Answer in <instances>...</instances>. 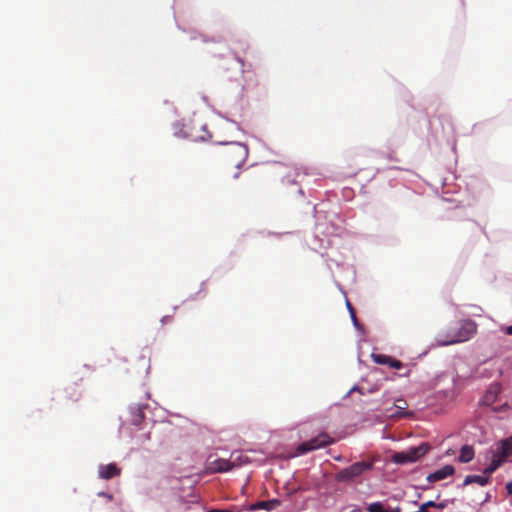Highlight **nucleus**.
Listing matches in <instances>:
<instances>
[{"label":"nucleus","instance_id":"1","mask_svg":"<svg viewBox=\"0 0 512 512\" xmlns=\"http://www.w3.org/2000/svg\"><path fill=\"white\" fill-rule=\"evenodd\" d=\"M248 146L240 142H229L218 150L219 159L226 165L239 169L248 157Z\"/></svg>","mask_w":512,"mask_h":512},{"label":"nucleus","instance_id":"2","mask_svg":"<svg viewBox=\"0 0 512 512\" xmlns=\"http://www.w3.org/2000/svg\"><path fill=\"white\" fill-rule=\"evenodd\" d=\"M475 330L474 323L464 322L459 327L449 329L446 335L439 334L437 342L442 346L464 342L471 338Z\"/></svg>","mask_w":512,"mask_h":512},{"label":"nucleus","instance_id":"3","mask_svg":"<svg viewBox=\"0 0 512 512\" xmlns=\"http://www.w3.org/2000/svg\"><path fill=\"white\" fill-rule=\"evenodd\" d=\"M491 463L484 469V474L491 475L512 455V436L501 440L496 449L489 451Z\"/></svg>","mask_w":512,"mask_h":512},{"label":"nucleus","instance_id":"4","mask_svg":"<svg viewBox=\"0 0 512 512\" xmlns=\"http://www.w3.org/2000/svg\"><path fill=\"white\" fill-rule=\"evenodd\" d=\"M430 449L427 443H421L417 447H411L407 451L395 453L392 457L393 462L397 464L413 463L424 456Z\"/></svg>","mask_w":512,"mask_h":512},{"label":"nucleus","instance_id":"5","mask_svg":"<svg viewBox=\"0 0 512 512\" xmlns=\"http://www.w3.org/2000/svg\"><path fill=\"white\" fill-rule=\"evenodd\" d=\"M333 443V439L327 433H320L316 437L298 445L297 453L306 454Z\"/></svg>","mask_w":512,"mask_h":512},{"label":"nucleus","instance_id":"6","mask_svg":"<svg viewBox=\"0 0 512 512\" xmlns=\"http://www.w3.org/2000/svg\"><path fill=\"white\" fill-rule=\"evenodd\" d=\"M372 464L366 461H360L352 464L351 466L342 469L337 474V479L340 481H351L360 476L365 471L371 469Z\"/></svg>","mask_w":512,"mask_h":512},{"label":"nucleus","instance_id":"7","mask_svg":"<svg viewBox=\"0 0 512 512\" xmlns=\"http://www.w3.org/2000/svg\"><path fill=\"white\" fill-rule=\"evenodd\" d=\"M207 469L210 473H223L228 472L231 469L230 459L217 458L214 460H208Z\"/></svg>","mask_w":512,"mask_h":512},{"label":"nucleus","instance_id":"8","mask_svg":"<svg viewBox=\"0 0 512 512\" xmlns=\"http://www.w3.org/2000/svg\"><path fill=\"white\" fill-rule=\"evenodd\" d=\"M455 472V469L452 465L448 464V465H445L443 467H441L440 469L436 470L435 472L429 474L427 476V481L429 483H435V482H438L440 480H443L449 476H452Z\"/></svg>","mask_w":512,"mask_h":512},{"label":"nucleus","instance_id":"9","mask_svg":"<svg viewBox=\"0 0 512 512\" xmlns=\"http://www.w3.org/2000/svg\"><path fill=\"white\" fill-rule=\"evenodd\" d=\"M372 358L375 363L380 365H388L394 369H401L403 367V363L401 361L385 354H372Z\"/></svg>","mask_w":512,"mask_h":512},{"label":"nucleus","instance_id":"10","mask_svg":"<svg viewBox=\"0 0 512 512\" xmlns=\"http://www.w3.org/2000/svg\"><path fill=\"white\" fill-rule=\"evenodd\" d=\"M98 473L100 478L109 480L116 476H119L121 473V469L117 467L115 463H110L107 465H100Z\"/></svg>","mask_w":512,"mask_h":512},{"label":"nucleus","instance_id":"11","mask_svg":"<svg viewBox=\"0 0 512 512\" xmlns=\"http://www.w3.org/2000/svg\"><path fill=\"white\" fill-rule=\"evenodd\" d=\"M281 505V501L279 499H271L268 501H258L252 505L249 506V511H256L260 509H264L267 511H271L276 509Z\"/></svg>","mask_w":512,"mask_h":512},{"label":"nucleus","instance_id":"12","mask_svg":"<svg viewBox=\"0 0 512 512\" xmlns=\"http://www.w3.org/2000/svg\"><path fill=\"white\" fill-rule=\"evenodd\" d=\"M406 407H407L406 400H404V399H397L394 402V408L396 409V411L394 413H392L390 416L391 417H397V418L413 416V412L405 410Z\"/></svg>","mask_w":512,"mask_h":512},{"label":"nucleus","instance_id":"13","mask_svg":"<svg viewBox=\"0 0 512 512\" xmlns=\"http://www.w3.org/2000/svg\"><path fill=\"white\" fill-rule=\"evenodd\" d=\"M499 392L500 387L498 384L491 385L487 392L485 393V395L483 396L482 403L487 406L494 404Z\"/></svg>","mask_w":512,"mask_h":512},{"label":"nucleus","instance_id":"14","mask_svg":"<svg viewBox=\"0 0 512 512\" xmlns=\"http://www.w3.org/2000/svg\"><path fill=\"white\" fill-rule=\"evenodd\" d=\"M231 469L249 463V458L242 452H232L230 456Z\"/></svg>","mask_w":512,"mask_h":512},{"label":"nucleus","instance_id":"15","mask_svg":"<svg viewBox=\"0 0 512 512\" xmlns=\"http://www.w3.org/2000/svg\"><path fill=\"white\" fill-rule=\"evenodd\" d=\"M474 458V449L472 446L464 445L459 454V461L462 463H468Z\"/></svg>","mask_w":512,"mask_h":512},{"label":"nucleus","instance_id":"16","mask_svg":"<svg viewBox=\"0 0 512 512\" xmlns=\"http://www.w3.org/2000/svg\"><path fill=\"white\" fill-rule=\"evenodd\" d=\"M489 478L487 476H480V475H468L464 479L463 485L467 486L472 483H477L480 486H485L488 484Z\"/></svg>","mask_w":512,"mask_h":512},{"label":"nucleus","instance_id":"17","mask_svg":"<svg viewBox=\"0 0 512 512\" xmlns=\"http://www.w3.org/2000/svg\"><path fill=\"white\" fill-rule=\"evenodd\" d=\"M368 512H401L400 507H396L393 509L386 510L383 503L381 502H373L367 507Z\"/></svg>","mask_w":512,"mask_h":512},{"label":"nucleus","instance_id":"18","mask_svg":"<svg viewBox=\"0 0 512 512\" xmlns=\"http://www.w3.org/2000/svg\"><path fill=\"white\" fill-rule=\"evenodd\" d=\"M346 306H347V309L349 310V313H350V316H351L354 326L358 327L359 323H358V319L356 317L355 310H354L352 304L348 300L346 301Z\"/></svg>","mask_w":512,"mask_h":512},{"label":"nucleus","instance_id":"19","mask_svg":"<svg viewBox=\"0 0 512 512\" xmlns=\"http://www.w3.org/2000/svg\"><path fill=\"white\" fill-rule=\"evenodd\" d=\"M446 506H447L446 502H440V503H436V506H434L433 508L444 509V508H446Z\"/></svg>","mask_w":512,"mask_h":512},{"label":"nucleus","instance_id":"20","mask_svg":"<svg viewBox=\"0 0 512 512\" xmlns=\"http://www.w3.org/2000/svg\"><path fill=\"white\" fill-rule=\"evenodd\" d=\"M506 489L509 495H512V482L507 483Z\"/></svg>","mask_w":512,"mask_h":512},{"label":"nucleus","instance_id":"21","mask_svg":"<svg viewBox=\"0 0 512 512\" xmlns=\"http://www.w3.org/2000/svg\"><path fill=\"white\" fill-rule=\"evenodd\" d=\"M506 333H507L508 335H512V325H511V326H508V327L506 328Z\"/></svg>","mask_w":512,"mask_h":512},{"label":"nucleus","instance_id":"22","mask_svg":"<svg viewBox=\"0 0 512 512\" xmlns=\"http://www.w3.org/2000/svg\"><path fill=\"white\" fill-rule=\"evenodd\" d=\"M99 495H102L104 498H108L109 500L112 499V496L109 495V494H105V493H100Z\"/></svg>","mask_w":512,"mask_h":512},{"label":"nucleus","instance_id":"23","mask_svg":"<svg viewBox=\"0 0 512 512\" xmlns=\"http://www.w3.org/2000/svg\"><path fill=\"white\" fill-rule=\"evenodd\" d=\"M99 495H102L104 498H108L109 500L112 499V496L109 495V494H105V493H100Z\"/></svg>","mask_w":512,"mask_h":512},{"label":"nucleus","instance_id":"24","mask_svg":"<svg viewBox=\"0 0 512 512\" xmlns=\"http://www.w3.org/2000/svg\"><path fill=\"white\" fill-rule=\"evenodd\" d=\"M350 512H362V510L360 508H354Z\"/></svg>","mask_w":512,"mask_h":512},{"label":"nucleus","instance_id":"25","mask_svg":"<svg viewBox=\"0 0 512 512\" xmlns=\"http://www.w3.org/2000/svg\"><path fill=\"white\" fill-rule=\"evenodd\" d=\"M238 176H239V172H236V173L234 174V178H238Z\"/></svg>","mask_w":512,"mask_h":512},{"label":"nucleus","instance_id":"26","mask_svg":"<svg viewBox=\"0 0 512 512\" xmlns=\"http://www.w3.org/2000/svg\"><path fill=\"white\" fill-rule=\"evenodd\" d=\"M219 512H231L229 510H219Z\"/></svg>","mask_w":512,"mask_h":512},{"label":"nucleus","instance_id":"27","mask_svg":"<svg viewBox=\"0 0 512 512\" xmlns=\"http://www.w3.org/2000/svg\"><path fill=\"white\" fill-rule=\"evenodd\" d=\"M166 319H167V317H163L162 322L164 323Z\"/></svg>","mask_w":512,"mask_h":512}]
</instances>
